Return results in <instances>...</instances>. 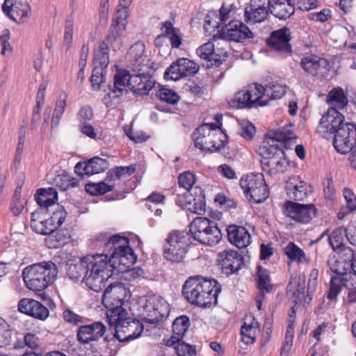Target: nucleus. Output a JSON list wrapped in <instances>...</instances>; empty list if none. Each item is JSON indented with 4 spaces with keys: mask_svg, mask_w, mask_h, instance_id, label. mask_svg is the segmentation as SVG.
Instances as JSON below:
<instances>
[{
    "mask_svg": "<svg viewBox=\"0 0 356 356\" xmlns=\"http://www.w3.org/2000/svg\"><path fill=\"white\" fill-rule=\"evenodd\" d=\"M220 291L221 286L216 280L201 275L189 277L182 286V294L187 301L201 308L216 305Z\"/></svg>",
    "mask_w": 356,
    "mask_h": 356,
    "instance_id": "f257e3e1",
    "label": "nucleus"
},
{
    "mask_svg": "<svg viewBox=\"0 0 356 356\" xmlns=\"http://www.w3.org/2000/svg\"><path fill=\"white\" fill-rule=\"evenodd\" d=\"M85 259L87 266L86 284L91 290L98 292L105 286L115 269L110 265L108 254H89Z\"/></svg>",
    "mask_w": 356,
    "mask_h": 356,
    "instance_id": "f03ea898",
    "label": "nucleus"
},
{
    "mask_svg": "<svg viewBox=\"0 0 356 356\" xmlns=\"http://www.w3.org/2000/svg\"><path fill=\"white\" fill-rule=\"evenodd\" d=\"M58 268L51 261H43L26 267L22 271V278L27 288L33 291L47 289L56 279Z\"/></svg>",
    "mask_w": 356,
    "mask_h": 356,
    "instance_id": "7ed1b4c3",
    "label": "nucleus"
},
{
    "mask_svg": "<svg viewBox=\"0 0 356 356\" xmlns=\"http://www.w3.org/2000/svg\"><path fill=\"white\" fill-rule=\"evenodd\" d=\"M106 244V254L111 252L108 256L110 265L118 273L127 271L136 263L137 257L127 237L113 235Z\"/></svg>",
    "mask_w": 356,
    "mask_h": 356,
    "instance_id": "20e7f679",
    "label": "nucleus"
},
{
    "mask_svg": "<svg viewBox=\"0 0 356 356\" xmlns=\"http://www.w3.org/2000/svg\"><path fill=\"white\" fill-rule=\"evenodd\" d=\"M191 234L184 231H172L165 239L163 245V257L172 262H181L188 251Z\"/></svg>",
    "mask_w": 356,
    "mask_h": 356,
    "instance_id": "39448f33",
    "label": "nucleus"
},
{
    "mask_svg": "<svg viewBox=\"0 0 356 356\" xmlns=\"http://www.w3.org/2000/svg\"><path fill=\"white\" fill-rule=\"evenodd\" d=\"M190 232L195 240L211 246L217 244L222 238L217 224L204 217H197L193 220L190 225Z\"/></svg>",
    "mask_w": 356,
    "mask_h": 356,
    "instance_id": "423d86ee",
    "label": "nucleus"
},
{
    "mask_svg": "<svg viewBox=\"0 0 356 356\" xmlns=\"http://www.w3.org/2000/svg\"><path fill=\"white\" fill-rule=\"evenodd\" d=\"M240 184L247 199L252 203H261L268 197L269 192L264 175L249 174L241 177Z\"/></svg>",
    "mask_w": 356,
    "mask_h": 356,
    "instance_id": "0eeeda50",
    "label": "nucleus"
},
{
    "mask_svg": "<svg viewBox=\"0 0 356 356\" xmlns=\"http://www.w3.org/2000/svg\"><path fill=\"white\" fill-rule=\"evenodd\" d=\"M284 214L293 220L307 224L316 216V208L314 204H300L288 200L283 207Z\"/></svg>",
    "mask_w": 356,
    "mask_h": 356,
    "instance_id": "6e6552de",
    "label": "nucleus"
},
{
    "mask_svg": "<svg viewBox=\"0 0 356 356\" xmlns=\"http://www.w3.org/2000/svg\"><path fill=\"white\" fill-rule=\"evenodd\" d=\"M300 65L306 74L318 79L326 78L330 71L329 61L314 54L304 56Z\"/></svg>",
    "mask_w": 356,
    "mask_h": 356,
    "instance_id": "1a4fd4ad",
    "label": "nucleus"
},
{
    "mask_svg": "<svg viewBox=\"0 0 356 356\" xmlns=\"http://www.w3.org/2000/svg\"><path fill=\"white\" fill-rule=\"evenodd\" d=\"M345 124L344 116L336 108H330L322 116L317 131L323 138L330 139Z\"/></svg>",
    "mask_w": 356,
    "mask_h": 356,
    "instance_id": "9d476101",
    "label": "nucleus"
},
{
    "mask_svg": "<svg viewBox=\"0 0 356 356\" xmlns=\"http://www.w3.org/2000/svg\"><path fill=\"white\" fill-rule=\"evenodd\" d=\"M264 95L262 85L254 83L241 90L235 95L238 106L243 108H253L265 106L267 103L261 99Z\"/></svg>",
    "mask_w": 356,
    "mask_h": 356,
    "instance_id": "9b49d317",
    "label": "nucleus"
},
{
    "mask_svg": "<svg viewBox=\"0 0 356 356\" xmlns=\"http://www.w3.org/2000/svg\"><path fill=\"white\" fill-rule=\"evenodd\" d=\"M333 145L341 154H347L356 145V126L346 122L345 126L339 128L334 135Z\"/></svg>",
    "mask_w": 356,
    "mask_h": 356,
    "instance_id": "f8f14e48",
    "label": "nucleus"
},
{
    "mask_svg": "<svg viewBox=\"0 0 356 356\" xmlns=\"http://www.w3.org/2000/svg\"><path fill=\"white\" fill-rule=\"evenodd\" d=\"M130 298V291L124 284L122 282L112 283L104 291L102 304L105 307L122 306L129 300Z\"/></svg>",
    "mask_w": 356,
    "mask_h": 356,
    "instance_id": "ddd939ff",
    "label": "nucleus"
},
{
    "mask_svg": "<svg viewBox=\"0 0 356 356\" xmlns=\"http://www.w3.org/2000/svg\"><path fill=\"white\" fill-rule=\"evenodd\" d=\"M145 319L147 322L154 324L161 321L168 313L165 301L160 297L152 296L146 300L143 307Z\"/></svg>",
    "mask_w": 356,
    "mask_h": 356,
    "instance_id": "4468645a",
    "label": "nucleus"
},
{
    "mask_svg": "<svg viewBox=\"0 0 356 356\" xmlns=\"http://www.w3.org/2000/svg\"><path fill=\"white\" fill-rule=\"evenodd\" d=\"M106 330V326L100 321L81 325L76 331V340L82 345L97 341L104 335Z\"/></svg>",
    "mask_w": 356,
    "mask_h": 356,
    "instance_id": "2eb2a0df",
    "label": "nucleus"
},
{
    "mask_svg": "<svg viewBox=\"0 0 356 356\" xmlns=\"http://www.w3.org/2000/svg\"><path fill=\"white\" fill-rule=\"evenodd\" d=\"M218 262L222 272L227 275L237 272L244 264L242 255L232 250L220 252L218 255Z\"/></svg>",
    "mask_w": 356,
    "mask_h": 356,
    "instance_id": "dca6fc26",
    "label": "nucleus"
},
{
    "mask_svg": "<svg viewBox=\"0 0 356 356\" xmlns=\"http://www.w3.org/2000/svg\"><path fill=\"white\" fill-rule=\"evenodd\" d=\"M291 31L289 28L283 27L273 31L266 40V43L271 49L282 53L291 54L292 52L290 40H291Z\"/></svg>",
    "mask_w": 356,
    "mask_h": 356,
    "instance_id": "f3484780",
    "label": "nucleus"
},
{
    "mask_svg": "<svg viewBox=\"0 0 356 356\" xmlns=\"http://www.w3.org/2000/svg\"><path fill=\"white\" fill-rule=\"evenodd\" d=\"M106 308L108 323L111 326L115 327L114 337L117 339H122V332H126L123 328L125 324L130 321V317H127V311L122 306L118 305Z\"/></svg>",
    "mask_w": 356,
    "mask_h": 356,
    "instance_id": "a211bd4d",
    "label": "nucleus"
},
{
    "mask_svg": "<svg viewBox=\"0 0 356 356\" xmlns=\"http://www.w3.org/2000/svg\"><path fill=\"white\" fill-rule=\"evenodd\" d=\"M18 310L35 318L44 321L49 315V309L41 302L31 298H23L18 303Z\"/></svg>",
    "mask_w": 356,
    "mask_h": 356,
    "instance_id": "6ab92c4d",
    "label": "nucleus"
},
{
    "mask_svg": "<svg viewBox=\"0 0 356 356\" xmlns=\"http://www.w3.org/2000/svg\"><path fill=\"white\" fill-rule=\"evenodd\" d=\"M156 81L149 72L133 74L130 90L139 95H147L155 87Z\"/></svg>",
    "mask_w": 356,
    "mask_h": 356,
    "instance_id": "aec40b11",
    "label": "nucleus"
},
{
    "mask_svg": "<svg viewBox=\"0 0 356 356\" xmlns=\"http://www.w3.org/2000/svg\"><path fill=\"white\" fill-rule=\"evenodd\" d=\"M225 35L227 39L236 42H243L247 39H252L254 33L241 21H232L227 25Z\"/></svg>",
    "mask_w": 356,
    "mask_h": 356,
    "instance_id": "412c9836",
    "label": "nucleus"
},
{
    "mask_svg": "<svg viewBox=\"0 0 356 356\" xmlns=\"http://www.w3.org/2000/svg\"><path fill=\"white\" fill-rule=\"evenodd\" d=\"M270 13L280 19L289 18L295 10V0H268Z\"/></svg>",
    "mask_w": 356,
    "mask_h": 356,
    "instance_id": "4be33fe9",
    "label": "nucleus"
},
{
    "mask_svg": "<svg viewBox=\"0 0 356 356\" xmlns=\"http://www.w3.org/2000/svg\"><path fill=\"white\" fill-rule=\"evenodd\" d=\"M227 233L229 241L238 248L250 244V234L244 227L230 225L227 227Z\"/></svg>",
    "mask_w": 356,
    "mask_h": 356,
    "instance_id": "5701e85b",
    "label": "nucleus"
},
{
    "mask_svg": "<svg viewBox=\"0 0 356 356\" xmlns=\"http://www.w3.org/2000/svg\"><path fill=\"white\" fill-rule=\"evenodd\" d=\"M127 15L122 10L119 15H114L108 35L104 40L108 44L117 41L124 33L127 26Z\"/></svg>",
    "mask_w": 356,
    "mask_h": 356,
    "instance_id": "b1692460",
    "label": "nucleus"
},
{
    "mask_svg": "<svg viewBox=\"0 0 356 356\" xmlns=\"http://www.w3.org/2000/svg\"><path fill=\"white\" fill-rule=\"evenodd\" d=\"M211 39L214 44V65L218 66L229 55V40L226 38L225 32L213 35Z\"/></svg>",
    "mask_w": 356,
    "mask_h": 356,
    "instance_id": "393cba45",
    "label": "nucleus"
},
{
    "mask_svg": "<svg viewBox=\"0 0 356 356\" xmlns=\"http://www.w3.org/2000/svg\"><path fill=\"white\" fill-rule=\"evenodd\" d=\"M287 193L296 201H303L309 192V185L304 181L298 180V178L293 177L289 179L286 184Z\"/></svg>",
    "mask_w": 356,
    "mask_h": 356,
    "instance_id": "a878e982",
    "label": "nucleus"
},
{
    "mask_svg": "<svg viewBox=\"0 0 356 356\" xmlns=\"http://www.w3.org/2000/svg\"><path fill=\"white\" fill-rule=\"evenodd\" d=\"M200 136L197 137L195 140V146L199 147L202 150L215 152L219 151L225 146L227 140V135L224 134L223 139H220L218 142L214 140L215 137H209L208 133L200 134Z\"/></svg>",
    "mask_w": 356,
    "mask_h": 356,
    "instance_id": "bb28decb",
    "label": "nucleus"
},
{
    "mask_svg": "<svg viewBox=\"0 0 356 356\" xmlns=\"http://www.w3.org/2000/svg\"><path fill=\"white\" fill-rule=\"evenodd\" d=\"M132 74H130L127 70H121L115 74L113 79V86L111 92L113 94V98L119 97L122 95L126 87L130 88L131 79Z\"/></svg>",
    "mask_w": 356,
    "mask_h": 356,
    "instance_id": "cd10ccee",
    "label": "nucleus"
},
{
    "mask_svg": "<svg viewBox=\"0 0 356 356\" xmlns=\"http://www.w3.org/2000/svg\"><path fill=\"white\" fill-rule=\"evenodd\" d=\"M190 324V321L188 317L186 316H181L177 317L173 322L172 324V337L166 341V346H170L175 343L174 341H176L178 339H181L186 332L187 331L188 326Z\"/></svg>",
    "mask_w": 356,
    "mask_h": 356,
    "instance_id": "c85d7f7f",
    "label": "nucleus"
},
{
    "mask_svg": "<svg viewBox=\"0 0 356 356\" xmlns=\"http://www.w3.org/2000/svg\"><path fill=\"white\" fill-rule=\"evenodd\" d=\"M70 239L67 230L54 229L45 238L44 242L49 248H59L67 244Z\"/></svg>",
    "mask_w": 356,
    "mask_h": 356,
    "instance_id": "c756f323",
    "label": "nucleus"
},
{
    "mask_svg": "<svg viewBox=\"0 0 356 356\" xmlns=\"http://www.w3.org/2000/svg\"><path fill=\"white\" fill-rule=\"evenodd\" d=\"M268 15V10L264 6L257 8L250 6L247 8L244 13V19L248 24H256L264 22Z\"/></svg>",
    "mask_w": 356,
    "mask_h": 356,
    "instance_id": "7c9ffc66",
    "label": "nucleus"
},
{
    "mask_svg": "<svg viewBox=\"0 0 356 356\" xmlns=\"http://www.w3.org/2000/svg\"><path fill=\"white\" fill-rule=\"evenodd\" d=\"M264 164L269 168L270 174L284 173L289 165V161L285 159L284 151H278L277 157L266 161Z\"/></svg>",
    "mask_w": 356,
    "mask_h": 356,
    "instance_id": "2f4dec72",
    "label": "nucleus"
},
{
    "mask_svg": "<svg viewBox=\"0 0 356 356\" xmlns=\"http://www.w3.org/2000/svg\"><path fill=\"white\" fill-rule=\"evenodd\" d=\"M122 332V339H118L120 341H128L138 338L143 331V325L138 321L130 318L129 323H126Z\"/></svg>",
    "mask_w": 356,
    "mask_h": 356,
    "instance_id": "473e14b6",
    "label": "nucleus"
},
{
    "mask_svg": "<svg viewBox=\"0 0 356 356\" xmlns=\"http://www.w3.org/2000/svg\"><path fill=\"white\" fill-rule=\"evenodd\" d=\"M162 29H164L165 35L167 36L168 40L170 42V50L179 48L182 44L179 30L174 27L172 23L170 21H165L163 23Z\"/></svg>",
    "mask_w": 356,
    "mask_h": 356,
    "instance_id": "72a5a7b5",
    "label": "nucleus"
},
{
    "mask_svg": "<svg viewBox=\"0 0 356 356\" xmlns=\"http://www.w3.org/2000/svg\"><path fill=\"white\" fill-rule=\"evenodd\" d=\"M108 168V162L100 157H93L86 162L85 174L90 176L101 173Z\"/></svg>",
    "mask_w": 356,
    "mask_h": 356,
    "instance_id": "f704fd0d",
    "label": "nucleus"
},
{
    "mask_svg": "<svg viewBox=\"0 0 356 356\" xmlns=\"http://www.w3.org/2000/svg\"><path fill=\"white\" fill-rule=\"evenodd\" d=\"M108 43L103 40L98 49L95 51L93 64L95 66L106 69L109 63Z\"/></svg>",
    "mask_w": 356,
    "mask_h": 356,
    "instance_id": "c9c22d12",
    "label": "nucleus"
},
{
    "mask_svg": "<svg viewBox=\"0 0 356 356\" xmlns=\"http://www.w3.org/2000/svg\"><path fill=\"white\" fill-rule=\"evenodd\" d=\"M259 324L253 319L250 323L245 322L241 329V341L245 344H252L255 341Z\"/></svg>",
    "mask_w": 356,
    "mask_h": 356,
    "instance_id": "e433bc0d",
    "label": "nucleus"
},
{
    "mask_svg": "<svg viewBox=\"0 0 356 356\" xmlns=\"http://www.w3.org/2000/svg\"><path fill=\"white\" fill-rule=\"evenodd\" d=\"M327 102L336 109L344 108L348 102L343 90L341 88H334L330 91L327 96Z\"/></svg>",
    "mask_w": 356,
    "mask_h": 356,
    "instance_id": "4c0bfd02",
    "label": "nucleus"
},
{
    "mask_svg": "<svg viewBox=\"0 0 356 356\" xmlns=\"http://www.w3.org/2000/svg\"><path fill=\"white\" fill-rule=\"evenodd\" d=\"M327 264L330 270L339 275L338 277L346 275L348 272L351 271L350 263L346 262L336 256L330 257Z\"/></svg>",
    "mask_w": 356,
    "mask_h": 356,
    "instance_id": "58836bf2",
    "label": "nucleus"
},
{
    "mask_svg": "<svg viewBox=\"0 0 356 356\" xmlns=\"http://www.w3.org/2000/svg\"><path fill=\"white\" fill-rule=\"evenodd\" d=\"M85 264H86L85 257L77 263L68 264L67 275L70 278L71 280H78L83 277L86 283L87 266Z\"/></svg>",
    "mask_w": 356,
    "mask_h": 356,
    "instance_id": "ea45409f",
    "label": "nucleus"
},
{
    "mask_svg": "<svg viewBox=\"0 0 356 356\" xmlns=\"http://www.w3.org/2000/svg\"><path fill=\"white\" fill-rule=\"evenodd\" d=\"M346 239L347 240V230L343 227L335 229L328 236L329 243L334 250L342 248Z\"/></svg>",
    "mask_w": 356,
    "mask_h": 356,
    "instance_id": "a19ab883",
    "label": "nucleus"
},
{
    "mask_svg": "<svg viewBox=\"0 0 356 356\" xmlns=\"http://www.w3.org/2000/svg\"><path fill=\"white\" fill-rule=\"evenodd\" d=\"M222 116L219 115H215V120L218 124L215 123H205L202 124L200 127L197 128V132L199 134H207L208 133L209 137H216V136L218 134L217 131L218 132V134L222 135V131L221 130L222 123L220 122Z\"/></svg>",
    "mask_w": 356,
    "mask_h": 356,
    "instance_id": "79ce46f5",
    "label": "nucleus"
},
{
    "mask_svg": "<svg viewBox=\"0 0 356 356\" xmlns=\"http://www.w3.org/2000/svg\"><path fill=\"white\" fill-rule=\"evenodd\" d=\"M257 287L260 291H266L269 292L272 289L270 284V277L269 272L262 266H259L257 268Z\"/></svg>",
    "mask_w": 356,
    "mask_h": 356,
    "instance_id": "37998d69",
    "label": "nucleus"
},
{
    "mask_svg": "<svg viewBox=\"0 0 356 356\" xmlns=\"http://www.w3.org/2000/svg\"><path fill=\"white\" fill-rule=\"evenodd\" d=\"M286 92V86L277 82L270 83L264 88V94L271 99H280Z\"/></svg>",
    "mask_w": 356,
    "mask_h": 356,
    "instance_id": "c03bdc74",
    "label": "nucleus"
},
{
    "mask_svg": "<svg viewBox=\"0 0 356 356\" xmlns=\"http://www.w3.org/2000/svg\"><path fill=\"white\" fill-rule=\"evenodd\" d=\"M214 44L211 39L208 42H206L199 47L197 50V54L202 59L211 62V65H214Z\"/></svg>",
    "mask_w": 356,
    "mask_h": 356,
    "instance_id": "a18cd8bd",
    "label": "nucleus"
},
{
    "mask_svg": "<svg viewBox=\"0 0 356 356\" xmlns=\"http://www.w3.org/2000/svg\"><path fill=\"white\" fill-rule=\"evenodd\" d=\"M29 6L21 1H16L13 8L10 19L15 22H24L29 17Z\"/></svg>",
    "mask_w": 356,
    "mask_h": 356,
    "instance_id": "49530a36",
    "label": "nucleus"
},
{
    "mask_svg": "<svg viewBox=\"0 0 356 356\" xmlns=\"http://www.w3.org/2000/svg\"><path fill=\"white\" fill-rule=\"evenodd\" d=\"M113 188V185L108 184L104 181L88 183L86 185V191L92 195H103L107 192L111 191Z\"/></svg>",
    "mask_w": 356,
    "mask_h": 356,
    "instance_id": "de8ad7c7",
    "label": "nucleus"
},
{
    "mask_svg": "<svg viewBox=\"0 0 356 356\" xmlns=\"http://www.w3.org/2000/svg\"><path fill=\"white\" fill-rule=\"evenodd\" d=\"M156 95L160 100L172 105L177 104L180 99L175 91L164 87L160 88Z\"/></svg>",
    "mask_w": 356,
    "mask_h": 356,
    "instance_id": "09e8293b",
    "label": "nucleus"
},
{
    "mask_svg": "<svg viewBox=\"0 0 356 356\" xmlns=\"http://www.w3.org/2000/svg\"><path fill=\"white\" fill-rule=\"evenodd\" d=\"M13 332L9 324L0 317V347H6L11 343Z\"/></svg>",
    "mask_w": 356,
    "mask_h": 356,
    "instance_id": "8fccbe9b",
    "label": "nucleus"
},
{
    "mask_svg": "<svg viewBox=\"0 0 356 356\" xmlns=\"http://www.w3.org/2000/svg\"><path fill=\"white\" fill-rule=\"evenodd\" d=\"M183 77L195 75L199 70V66L193 61L182 58L178 59Z\"/></svg>",
    "mask_w": 356,
    "mask_h": 356,
    "instance_id": "3c124183",
    "label": "nucleus"
},
{
    "mask_svg": "<svg viewBox=\"0 0 356 356\" xmlns=\"http://www.w3.org/2000/svg\"><path fill=\"white\" fill-rule=\"evenodd\" d=\"M324 198L327 204H332L336 198V189L331 177H327L323 181Z\"/></svg>",
    "mask_w": 356,
    "mask_h": 356,
    "instance_id": "603ef678",
    "label": "nucleus"
},
{
    "mask_svg": "<svg viewBox=\"0 0 356 356\" xmlns=\"http://www.w3.org/2000/svg\"><path fill=\"white\" fill-rule=\"evenodd\" d=\"M67 105V98L65 95L62 98L60 97L57 101L56 107L54 110L52 119H51V127H57L60 122V118L64 113L65 108Z\"/></svg>",
    "mask_w": 356,
    "mask_h": 356,
    "instance_id": "864d4df0",
    "label": "nucleus"
},
{
    "mask_svg": "<svg viewBox=\"0 0 356 356\" xmlns=\"http://www.w3.org/2000/svg\"><path fill=\"white\" fill-rule=\"evenodd\" d=\"M74 21L71 16H68L65 21L63 46L68 50L73 41Z\"/></svg>",
    "mask_w": 356,
    "mask_h": 356,
    "instance_id": "5fc2aeb1",
    "label": "nucleus"
},
{
    "mask_svg": "<svg viewBox=\"0 0 356 356\" xmlns=\"http://www.w3.org/2000/svg\"><path fill=\"white\" fill-rule=\"evenodd\" d=\"M175 343L172 346L174 347L175 351L177 356H195V349L190 345L184 342L181 339L174 341Z\"/></svg>",
    "mask_w": 356,
    "mask_h": 356,
    "instance_id": "6e6d98bb",
    "label": "nucleus"
},
{
    "mask_svg": "<svg viewBox=\"0 0 356 356\" xmlns=\"http://www.w3.org/2000/svg\"><path fill=\"white\" fill-rule=\"evenodd\" d=\"M106 69L100 67L99 66H95L90 77V82L92 87L94 90H98L100 89L101 84L104 81V74Z\"/></svg>",
    "mask_w": 356,
    "mask_h": 356,
    "instance_id": "4d7b16f0",
    "label": "nucleus"
},
{
    "mask_svg": "<svg viewBox=\"0 0 356 356\" xmlns=\"http://www.w3.org/2000/svg\"><path fill=\"white\" fill-rule=\"evenodd\" d=\"M144 52L145 46L142 43H136L132 45L127 53V58L129 63L137 62L138 60L145 58Z\"/></svg>",
    "mask_w": 356,
    "mask_h": 356,
    "instance_id": "13d9d810",
    "label": "nucleus"
},
{
    "mask_svg": "<svg viewBox=\"0 0 356 356\" xmlns=\"http://www.w3.org/2000/svg\"><path fill=\"white\" fill-rule=\"evenodd\" d=\"M66 217L67 212L64 208L58 206L57 209L53 212L52 216L48 218V220L52 224L53 229H56L64 223Z\"/></svg>",
    "mask_w": 356,
    "mask_h": 356,
    "instance_id": "bf43d9fd",
    "label": "nucleus"
},
{
    "mask_svg": "<svg viewBox=\"0 0 356 356\" xmlns=\"http://www.w3.org/2000/svg\"><path fill=\"white\" fill-rule=\"evenodd\" d=\"M284 252L288 258L291 261L300 262L302 261V258L305 257L303 250L292 242H290L286 245Z\"/></svg>",
    "mask_w": 356,
    "mask_h": 356,
    "instance_id": "052dcab7",
    "label": "nucleus"
},
{
    "mask_svg": "<svg viewBox=\"0 0 356 356\" xmlns=\"http://www.w3.org/2000/svg\"><path fill=\"white\" fill-rule=\"evenodd\" d=\"M183 78L179 60L173 62L165 70L164 79L165 80L177 81Z\"/></svg>",
    "mask_w": 356,
    "mask_h": 356,
    "instance_id": "680f3d73",
    "label": "nucleus"
},
{
    "mask_svg": "<svg viewBox=\"0 0 356 356\" xmlns=\"http://www.w3.org/2000/svg\"><path fill=\"white\" fill-rule=\"evenodd\" d=\"M343 284V278L341 277H332L331 278L330 289L327 294V298L330 300H335L337 299Z\"/></svg>",
    "mask_w": 356,
    "mask_h": 356,
    "instance_id": "e2e57ef3",
    "label": "nucleus"
},
{
    "mask_svg": "<svg viewBox=\"0 0 356 356\" xmlns=\"http://www.w3.org/2000/svg\"><path fill=\"white\" fill-rule=\"evenodd\" d=\"M178 182L180 187L189 191L195 183V175L191 172H185L178 177Z\"/></svg>",
    "mask_w": 356,
    "mask_h": 356,
    "instance_id": "0e129e2a",
    "label": "nucleus"
},
{
    "mask_svg": "<svg viewBox=\"0 0 356 356\" xmlns=\"http://www.w3.org/2000/svg\"><path fill=\"white\" fill-rule=\"evenodd\" d=\"M195 190L199 191V195L197 197H194L193 208H189V210L193 211L195 213L200 214L202 212L205 211V202L204 201V196L203 195V191L200 188L196 187Z\"/></svg>",
    "mask_w": 356,
    "mask_h": 356,
    "instance_id": "69168bd1",
    "label": "nucleus"
},
{
    "mask_svg": "<svg viewBox=\"0 0 356 356\" xmlns=\"http://www.w3.org/2000/svg\"><path fill=\"white\" fill-rule=\"evenodd\" d=\"M152 63L147 57L138 60L137 62L130 63L133 70L138 73L149 72V70L152 68Z\"/></svg>",
    "mask_w": 356,
    "mask_h": 356,
    "instance_id": "338daca9",
    "label": "nucleus"
},
{
    "mask_svg": "<svg viewBox=\"0 0 356 356\" xmlns=\"http://www.w3.org/2000/svg\"><path fill=\"white\" fill-rule=\"evenodd\" d=\"M111 237L108 234L101 233L92 241L91 244L95 248H103L104 253H107L106 243L110 241Z\"/></svg>",
    "mask_w": 356,
    "mask_h": 356,
    "instance_id": "774afa93",
    "label": "nucleus"
}]
</instances>
